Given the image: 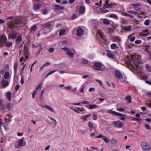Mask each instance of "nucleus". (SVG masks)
<instances>
[{
  "label": "nucleus",
  "mask_w": 151,
  "mask_h": 151,
  "mask_svg": "<svg viewBox=\"0 0 151 151\" xmlns=\"http://www.w3.org/2000/svg\"><path fill=\"white\" fill-rule=\"evenodd\" d=\"M37 27L36 25L33 26L30 29V32L32 33H34L36 30Z\"/></svg>",
  "instance_id": "23"
},
{
  "label": "nucleus",
  "mask_w": 151,
  "mask_h": 151,
  "mask_svg": "<svg viewBox=\"0 0 151 151\" xmlns=\"http://www.w3.org/2000/svg\"><path fill=\"white\" fill-rule=\"evenodd\" d=\"M124 126V124L121 121H119V122L117 126L118 128H122Z\"/></svg>",
  "instance_id": "40"
},
{
  "label": "nucleus",
  "mask_w": 151,
  "mask_h": 151,
  "mask_svg": "<svg viewBox=\"0 0 151 151\" xmlns=\"http://www.w3.org/2000/svg\"><path fill=\"white\" fill-rule=\"evenodd\" d=\"M22 40V37L21 35L19 36L17 38L16 40V44H19Z\"/></svg>",
  "instance_id": "19"
},
{
  "label": "nucleus",
  "mask_w": 151,
  "mask_h": 151,
  "mask_svg": "<svg viewBox=\"0 0 151 151\" xmlns=\"http://www.w3.org/2000/svg\"><path fill=\"white\" fill-rule=\"evenodd\" d=\"M6 108L8 111H11L13 107L11 106L10 103H8L6 106Z\"/></svg>",
  "instance_id": "26"
},
{
  "label": "nucleus",
  "mask_w": 151,
  "mask_h": 151,
  "mask_svg": "<svg viewBox=\"0 0 151 151\" xmlns=\"http://www.w3.org/2000/svg\"><path fill=\"white\" fill-rule=\"evenodd\" d=\"M88 62V61L87 60L85 59H83V60L82 61V63H84L85 64H87Z\"/></svg>",
  "instance_id": "57"
},
{
  "label": "nucleus",
  "mask_w": 151,
  "mask_h": 151,
  "mask_svg": "<svg viewBox=\"0 0 151 151\" xmlns=\"http://www.w3.org/2000/svg\"><path fill=\"white\" fill-rule=\"evenodd\" d=\"M132 5L133 6H140L141 5V4L140 3H138L136 4H133Z\"/></svg>",
  "instance_id": "52"
},
{
  "label": "nucleus",
  "mask_w": 151,
  "mask_h": 151,
  "mask_svg": "<svg viewBox=\"0 0 151 151\" xmlns=\"http://www.w3.org/2000/svg\"><path fill=\"white\" fill-rule=\"evenodd\" d=\"M48 10L46 9H43L42 11V13L43 14H46L48 13Z\"/></svg>",
  "instance_id": "45"
},
{
  "label": "nucleus",
  "mask_w": 151,
  "mask_h": 151,
  "mask_svg": "<svg viewBox=\"0 0 151 151\" xmlns=\"http://www.w3.org/2000/svg\"><path fill=\"white\" fill-rule=\"evenodd\" d=\"M88 126L90 128H92L93 127V125L92 123L91 122H88Z\"/></svg>",
  "instance_id": "64"
},
{
  "label": "nucleus",
  "mask_w": 151,
  "mask_h": 151,
  "mask_svg": "<svg viewBox=\"0 0 151 151\" xmlns=\"http://www.w3.org/2000/svg\"><path fill=\"white\" fill-rule=\"evenodd\" d=\"M146 68L148 71L151 72V66L150 65H147L146 66Z\"/></svg>",
  "instance_id": "49"
},
{
  "label": "nucleus",
  "mask_w": 151,
  "mask_h": 151,
  "mask_svg": "<svg viewBox=\"0 0 151 151\" xmlns=\"http://www.w3.org/2000/svg\"><path fill=\"white\" fill-rule=\"evenodd\" d=\"M128 12L129 13L132 14H136L137 12H135L133 10H130L128 11Z\"/></svg>",
  "instance_id": "60"
},
{
  "label": "nucleus",
  "mask_w": 151,
  "mask_h": 151,
  "mask_svg": "<svg viewBox=\"0 0 151 151\" xmlns=\"http://www.w3.org/2000/svg\"><path fill=\"white\" fill-rule=\"evenodd\" d=\"M94 66L96 68L93 67V68L95 69L100 70H103L99 68H101L102 66L101 64L100 63L98 62L95 63L94 64Z\"/></svg>",
  "instance_id": "11"
},
{
  "label": "nucleus",
  "mask_w": 151,
  "mask_h": 151,
  "mask_svg": "<svg viewBox=\"0 0 151 151\" xmlns=\"http://www.w3.org/2000/svg\"><path fill=\"white\" fill-rule=\"evenodd\" d=\"M65 31H66V30L65 29H62L60 31L59 33V36H61L65 34Z\"/></svg>",
  "instance_id": "35"
},
{
  "label": "nucleus",
  "mask_w": 151,
  "mask_h": 151,
  "mask_svg": "<svg viewBox=\"0 0 151 151\" xmlns=\"http://www.w3.org/2000/svg\"><path fill=\"white\" fill-rule=\"evenodd\" d=\"M107 55L110 58L114 59L115 58V55L113 52L111 51H108Z\"/></svg>",
  "instance_id": "15"
},
{
  "label": "nucleus",
  "mask_w": 151,
  "mask_h": 151,
  "mask_svg": "<svg viewBox=\"0 0 151 151\" xmlns=\"http://www.w3.org/2000/svg\"><path fill=\"white\" fill-rule=\"evenodd\" d=\"M77 109H78L79 111H85V112H86V110L85 109V108L84 107H77Z\"/></svg>",
  "instance_id": "36"
},
{
  "label": "nucleus",
  "mask_w": 151,
  "mask_h": 151,
  "mask_svg": "<svg viewBox=\"0 0 151 151\" xmlns=\"http://www.w3.org/2000/svg\"><path fill=\"white\" fill-rule=\"evenodd\" d=\"M40 7L41 5L40 4H36L34 5V8L35 10H38L40 8Z\"/></svg>",
  "instance_id": "32"
},
{
  "label": "nucleus",
  "mask_w": 151,
  "mask_h": 151,
  "mask_svg": "<svg viewBox=\"0 0 151 151\" xmlns=\"http://www.w3.org/2000/svg\"><path fill=\"white\" fill-rule=\"evenodd\" d=\"M24 76L23 75L22 76L21 80V83L22 85H23L24 83Z\"/></svg>",
  "instance_id": "56"
},
{
  "label": "nucleus",
  "mask_w": 151,
  "mask_h": 151,
  "mask_svg": "<svg viewBox=\"0 0 151 151\" xmlns=\"http://www.w3.org/2000/svg\"><path fill=\"white\" fill-rule=\"evenodd\" d=\"M12 45V43L11 42H8L6 43V46L7 47H10Z\"/></svg>",
  "instance_id": "50"
},
{
  "label": "nucleus",
  "mask_w": 151,
  "mask_h": 151,
  "mask_svg": "<svg viewBox=\"0 0 151 151\" xmlns=\"http://www.w3.org/2000/svg\"><path fill=\"white\" fill-rule=\"evenodd\" d=\"M118 40V43L121 41V39L118 36H116L114 37L113 38V41L114 42H116V41Z\"/></svg>",
  "instance_id": "24"
},
{
  "label": "nucleus",
  "mask_w": 151,
  "mask_h": 151,
  "mask_svg": "<svg viewBox=\"0 0 151 151\" xmlns=\"http://www.w3.org/2000/svg\"><path fill=\"white\" fill-rule=\"evenodd\" d=\"M52 21L44 23L42 26V33L46 35L50 32L52 30L54 25L52 24Z\"/></svg>",
  "instance_id": "2"
},
{
  "label": "nucleus",
  "mask_w": 151,
  "mask_h": 151,
  "mask_svg": "<svg viewBox=\"0 0 151 151\" xmlns=\"http://www.w3.org/2000/svg\"><path fill=\"white\" fill-rule=\"evenodd\" d=\"M132 120L133 121H136L138 122L142 121V119H141L137 118L134 117H133Z\"/></svg>",
  "instance_id": "34"
},
{
  "label": "nucleus",
  "mask_w": 151,
  "mask_h": 151,
  "mask_svg": "<svg viewBox=\"0 0 151 151\" xmlns=\"http://www.w3.org/2000/svg\"><path fill=\"white\" fill-rule=\"evenodd\" d=\"M120 22L122 24H125L127 23V19L124 18H121Z\"/></svg>",
  "instance_id": "25"
},
{
  "label": "nucleus",
  "mask_w": 151,
  "mask_h": 151,
  "mask_svg": "<svg viewBox=\"0 0 151 151\" xmlns=\"http://www.w3.org/2000/svg\"><path fill=\"white\" fill-rule=\"evenodd\" d=\"M96 138H101L106 143H108L109 142V139L107 137L101 134H99L98 136L96 137Z\"/></svg>",
  "instance_id": "10"
},
{
  "label": "nucleus",
  "mask_w": 151,
  "mask_h": 151,
  "mask_svg": "<svg viewBox=\"0 0 151 151\" xmlns=\"http://www.w3.org/2000/svg\"><path fill=\"white\" fill-rule=\"evenodd\" d=\"M10 83L9 80H7L6 79H3L2 80L1 84L2 88H4L7 87L9 85Z\"/></svg>",
  "instance_id": "9"
},
{
  "label": "nucleus",
  "mask_w": 151,
  "mask_h": 151,
  "mask_svg": "<svg viewBox=\"0 0 151 151\" xmlns=\"http://www.w3.org/2000/svg\"><path fill=\"white\" fill-rule=\"evenodd\" d=\"M150 23V21L148 20H147L145 21L144 22V24L146 26H148L149 25Z\"/></svg>",
  "instance_id": "61"
},
{
  "label": "nucleus",
  "mask_w": 151,
  "mask_h": 151,
  "mask_svg": "<svg viewBox=\"0 0 151 151\" xmlns=\"http://www.w3.org/2000/svg\"><path fill=\"white\" fill-rule=\"evenodd\" d=\"M110 17L114 18L116 20H118L119 18L117 15L114 14H112L109 15Z\"/></svg>",
  "instance_id": "31"
},
{
  "label": "nucleus",
  "mask_w": 151,
  "mask_h": 151,
  "mask_svg": "<svg viewBox=\"0 0 151 151\" xmlns=\"http://www.w3.org/2000/svg\"><path fill=\"white\" fill-rule=\"evenodd\" d=\"M115 74L116 77L119 79L122 78L123 76L122 73L118 70H116L115 71Z\"/></svg>",
  "instance_id": "12"
},
{
  "label": "nucleus",
  "mask_w": 151,
  "mask_h": 151,
  "mask_svg": "<svg viewBox=\"0 0 151 151\" xmlns=\"http://www.w3.org/2000/svg\"><path fill=\"white\" fill-rule=\"evenodd\" d=\"M131 27H123L124 30L125 31H130L131 30Z\"/></svg>",
  "instance_id": "42"
},
{
  "label": "nucleus",
  "mask_w": 151,
  "mask_h": 151,
  "mask_svg": "<svg viewBox=\"0 0 151 151\" xmlns=\"http://www.w3.org/2000/svg\"><path fill=\"white\" fill-rule=\"evenodd\" d=\"M119 122V121H114L112 122V124L114 127H116L117 126Z\"/></svg>",
  "instance_id": "48"
},
{
  "label": "nucleus",
  "mask_w": 151,
  "mask_h": 151,
  "mask_svg": "<svg viewBox=\"0 0 151 151\" xmlns=\"http://www.w3.org/2000/svg\"><path fill=\"white\" fill-rule=\"evenodd\" d=\"M22 23L23 21L21 18L17 17L12 20L9 21L7 23V25L9 29L14 32L15 29L22 26Z\"/></svg>",
  "instance_id": "1"
},
{
  "label": "nucleus",
  "mask_w": 151,
  "mask_h": 151,
  "mask_svg": "<svg viewBox=\"0 0 151 151\" xmlns=\"http://www.w3.org/2000/svg\"><path fill=\"white\" fill-rule=\"evenodd\" d=\"M62 49L66 52V54L70 57L73 58L76 52L74 49H70L67 47H63Z\"/></svg>",
  "instance_id": "4"
},
{
  "label": "nucleus",
  "mask_w": 151,
  "mask_h": 151,
  "mask_svg": "<svg viewBox=\"0 0 151 151\" xmlns=\"http://www.w3.org/2000/svg\"><path fill=\"white\" fill-rule=\"evenodd\" d=\"M5 107L3 104L2 100H0V111L4 110Z\"/></svg>",
  "instance_id": "29"
},
{
  "label": "nucleus",
  "mask_w": 151,
  "mask_h": 151,
  "mask_svg": "<svg viewBox=\"0 0 151 151\" xmlns=\"http://www.w3.org/2000/svg\"><path fill=\"white\" fill-rule=\"evenodd\" d=\"M131 96H127L125 98V100H127L128 101L127 102L129 103H131Z\"/></svg>",
  "instance_id": "39"
},
{
  "label": "nucleus",
  "mask_w": 151,
  "mask_h": 151,
  "mask_svg": "<svg viewBox=\"0 0 151 151\" xmlns=\"http://www.w3.org/2000/svg\"><path fill=\"white\" fill-rule=\"evenodd\" d=\"M23 55L25 57L26 60L28 59L29 55V52L28 47L26 45H25L24 46Z\"/></svg>",
  "instance_id": "6"
},
{
  "label": "nucleus",
  "mask_w": 151,
  "mask_h": 151,
  "mask_svg": "<svg viewBox=\"0 0 151 151\" xmlns=\"http://www.w3.org/2000/svg\"><path fill=\"white\" fill-rule=\"evenodd\" d=\"M111 48L112 49H114L116 48H119L117 46V45L116 43H113L111 45Z\"/></svg>",
  "instance_id": "30"
},
{
  "label": "nucleus",
  "mask_w": 151,
  "mask_h": 151,
  "mask_svg": "<svg viewBox=\"0 0 151 151\" xmlns=\"http://www.w3.org/2000/svg\"><path fill=\"white\" fill-rule=\"evenodd\" d=\"M17 37V35L15 34H12L9 35V39H15Z\"/></svg>",
  "instance_id": "38"
},
{
  "label": "nucleus",
  "mask_w": 151,
  "mask_h": 151,
  "mask_svg": "<svg viewBox=\"0 0 151 151\" xmlns=\"http://www.w3.org/2000/svg\"><path fill=\"white\" fill-rule=\"evenodd\" d=\"M84 87L83 85H82L81 86V88L80 90V92L81 93H83L84 91Z\"/></svg>",
  "instance_id": "62"
},
{
  "label": "nucleus",
  "mask_w": 151,
  "mask_h": 151,
  "mask_svg": "<svg viewBox=\"0 0 151 151\" xmlns=\"http://www.w3.org/2000/svg\"><path fill=\"white\" fill-rule=\"evenodd\" d=\"M24 138L23 137L19 140L18 144V146L22 147L26 145V142L24 141Z\"/></svg>",
  "instance_id": "13"
},
{
  "label": "nucleus",
  "mask_w": 151,
  "mask_h": 151,
  "mask_svg": "<svg viewBox=\"0 0 151 151\" xmlns=\"http://www.w3.org/2000/svg\"><path fill=\"white\" fill-rule=\"evenodd\" d=\"M91 115V114H89L86 115H82L81 116V119L83 122L86 121L87 120V118L89 117Z\"/></svg>",
  "instance_id": "16"
},
{
  "label": "nucleus",
  "mask_w": 151,
  "mask_h": 151,
  "mask_svg": "<svg viewBox=\"0 0 151 151\" xmlns=\"http://www.w3.org/2000/svg\"><path fill=\"white\" fill-rule=\"evenodd\" d=\"M99 108V106L94 104L89 105L88 109H92L96 108Z\"/></svg>",
  "instance_id": "20"
},
{
  "label": "nucleus",
  "mask_w": 151,
  "mask_h": 151,
  "mask_svg": "<svg viewBox=\"0 0 151 151\" xmlns=\"http://www.w3.org/2000/svg\"><path fill=\"white\" fill-rule=\"evenodd\" d=\"M115 115L118 116H125V115L124 114H123L121 113L117 112H116Z\"/></svg>",
  "instance_id": "47"
},
{
  "label": "nucleus",
  "mask_w": 151,
  "mask_h": 151,
  "mask_svg": "<svg viewBox=\"0 0 151 151\" xmlns=\"http://www.w3.org/2000/svg\"><path fill=\"white\" fill-rule=\"evenodd\" d=\"M45 108L48 109L49 110L51 111L52 112H55V110L52 108L51 106H50L47 105H45Z\"/></svg>",
  "instance_id": "21"
},
{
  "label": "nucleus",
  "mask_w": 151,
  "mask_h": 151,
  "mask_svg": "<svg viewBox=\"0 0 151 151\" xmlns=\"http://www.w3.org/2000/svg\"><path fill=\"white\" fill-rule=\"evenodd\" d=\"M142 42V41L140 40H136L135 42V43L136 44H139L141 43Z\"/></svg>",
  "instance_id": "59"
},
{
  "label": "nucleus",
  "mask_w": 151,
  "mask_h": 151,
  "mask_svg": "<svg viewBox=\"0 0 151 151\" xmlns=\"http://www.w3.org/2000/svg\"><path fill=\"white\" fill-rule=\"evenodd\" d=\"M99 94V95L102 97H104L106 96V95L104 93H100Z\"/></svg>",
  "instance_id": "54"
},
{
  "label": "nucleus",
  "mask_w": 151,
  "mask_h": 151,
  "mask_svg": "<svg viewBox=\"0 0 151 151\" xmlns=\"http://www.w3.org/2000/svg\"><path fill=\"white\" fill-rule=\"evenodd\" d=\"M37 93V91L36 90H35L33 91L32 94V97L34 99L35 98L36 94Z\"/></svg>",
  "instance_id": "55"
},
{
  "label": "nucleus",
  "mask_w": 151,
  "mask_h": 151,
  "mask_svg": "<svg viewBox=\"0 0 151 151\" xmlns=\"http://www.w3.org/2000/svg\"><path fill=\"white\" fill-rule=\"evenodd\" d=\"M7 41V38L5 35L1 36L0 37V47L4 46V43Z\"/></svg>",
  "instance_id": "8"
},
{
  "label": "nucleus",
  "mask_w": 151,
  "mask_h": 151,
  "mask_svg": "<svg viewBox=\"0 0 151 151\" xmlns=\"http://www.w3.org/2000/svg\"><path fill=\"white\" fill-rule=\"evenodd\" d=\"M42 85V83H40L38 86H37L36 88V90H38L39 88H42V86H41Z\"/></svg>",
  "instance_id": "63"
},
{
  "label": "nucleus",
  "mask_w": 151,
  "mask_h": 151,
  "mask_svg": "<svg viewBox=\"0 0 151 151\" xmlns=\"http://www.w3.org/2000/svg\"><path fill=\"white\" fill-rule=\"evenodd\" d=\"M117 110L118 111L121 112H124L125 111V110L122 108H117Z\"/></svg>",
  "instance_id": "58"
},
{
  "label": "nucleus",
  "mask_w": 151,
  "mask_h": 151,
  "mask_svg": "<svg viewBox=\"0 0 151 151\" xmlns=\"http://www.w3.org/2000/svg\"><path fill=\"white\" fill-rule=\"evenodd\" d=\"M131 58L129 60V63L132 66L134 65L136 67H137L140 63V58L137 56L131 55Z\"/></svg>",
  "instance_id": "3"
},
{
  "label": "nucleus",
  "mask_w": 151,
  "mask_h": 151,
  "mask_svg": "<svg viewBox=\"0 0 151 151\" xmlns=\"http://www.w3.org/2000/svg\"><path fill=\"white\" fill-rule=\"evenodd\" d=\"M92 119L93 120H96L97 119V114H93L92 116Z\"/></svg>",
  "instance_id": "51"
},
{
  "label": "nucleus",
  "mask_w": 151,
  "mask_h": 151,
  "mask_svg": "<svg viewBox=\"0 0 151 151\" xmlns=\"http://www.w3.org/2000/svg\"><path fill=\"white\" fill-rule=\"evenodd\" d=\"M97 33L102 39L103 43L106 45H108L109 43H108L107 40L105 39V37L102 32L100 30H98Z\"/></svg>",
  "instance_id": "7"
},
{
  "label": "nucleus",
  "mask_w": 151,
  "mask_h": 151,
  "mask_svg": "<svg viewBox=\"0 0 151 151\" xmlns=\"http://www.w3.org/2000/svg\"><path fill=\"white\" fill-rule=\"evenodd\" d=\"M7 97L8 100L10 101L11 100L12 93L10 92H9L6 95Z\"/></svg>",
  "instance_id": "27"
},
{
  "label": "nucleus",
  "mask_w": 151,
  "mask_h": 151,
  "mask_svg": "<svg viewBox=\"0 0 151 151\" xmlns=\"http://www.w3.org/2000/svg\"><path fill=\"white\" fill-rule=\"evenodd\" d=\"M18 67V64L17 63H15L14 64V72L16 73L17 71Z\"/></svg>",
  "instance_id": "44"
},
{
  "label": "nucleus",
  "mask_w": 151,
  "mask_h": 151,
  "mask_svg": "<svg viewBox=\"0 0 151 151\" xmlns=\"http://www.w3.org/2000/svg\"><path fill=\"white\" fill-rule=\"evenodd\" d=\"M6 138L5 137H2L1 138V143H3L4 142H6Z\"/></svg>",
  "instance_id": "53"
},
{
  "label": "nucleus",
  "mask_w": 151,
  "mask_h": 151,
  "mask_svg": "<svg viewBox=\"0 0 151 151\" xmlns=\"http://www.w3.org/2000/svg\"><path fill=\"white\" fill-rule=\"evenodd\" d=\"M48 118H50L51 120L52 121L53 123L55 125H56L57 123V122L56 120L54 119L53 118L51 117H50V116H48Z\"/></svg>",
  "instance_id": "41"
},
{
  "label": "nucleus",
  "mask_w": 151,
  "mask_h": 151,
  "mask_svg": "<svg viewBox=\"0 0 151 151\" xmlns=\"http://www.w3.org/2000/svg\"><path fill=\"white\" fill-rule=\"evenodd\" d=\"M79 132L81 135H83L85 134V131L84 130L80 129L79 130Z\"/></svg>",
  "instance_id": "46"
},
{
  "label": "nucleus",
  "mask_w": 151,
  "mask_h": 151,
  "mask_svg": "<svg viewBox=\"0 0 151 151\" xmlns=\"http://www.w3.org/2000/svg\"><path fill=\"white\" fill-rule=\"evenodd\" d=\"M85 11V8L84 6H82L79 9V12L80 14L84 13Z\"/></svg>",
  "instance_id": "22"
},
{
  "label": "nucleus",
  "mask_w": 151,
  "mask_h": 151,
  "mask_svg": "<svg viewBox=\"0 0 151 151\" xmlns=\"http://www.w3.org/2000/svg\"><path fill=\"white\" fill-rule=\"evenodd\" d=\"M103 23L106 24H109L110 23L109 21L107 19H104L103 20Z\"/></svg>",
  "instance_id": "33"
},
{
  "label": "nucleus",
  "mask_w": 151,
  "mask_h": 151,
  "mask_svg": "<svg viewBox=\"0 0 151 151\" xmlns=\"http://www.w3.org/2000/svg\"><path fill=\"white\" fill-rule=\"evenodd\" d=\"M83 33V30L80 28L76 30V35L78 37L81 36Z\"/></svg>",
  "instance_id": "14"
},
{
  "label": "nucleus",
  "mask_w": 151,
  "mask_h": 151,
  "mask_svg": "<svg viewBox=\"0 0 151 151\" xmlns=\"http://www.w3.org/2000/svg\"><path fill=\"white\" fill-rule=\"evenodd\" d=\"M11 75H10L9 73V71H6L4 75V79H11Z\"/></svg>",
  "instance_id": "17"
},
{
  "label": "nucleus",
  "mask_w": 151,
  "mask_h": 151,
  "mask_svg": "<svg viewBox=\"0 0 151 151\" xmlns=\"http://www.w3.org/2000/svg\"><path fill=\"white\" fill-rule=\"evenodd\" d=\"M111 142L112 144L115 145L117 142V140L114 138H112L111 139Z\"/></svg>",
  "instance_id": "37"
},
{
  "label": "nucleus",
  "mask_w": 151,
  "mask_h": 151,
  "mask_svg": "<svg viewBox=\"0 0 151 151\" xmlns=\"http://www.w3.org/2000/svg\"><path fill=\"white\" fill-rule=\"evenodd\" d=\"M115 4L110 3V4H105L104 7L105 8H112L113 5H115Z\"/></svg>",
  "instance_id": "28"
},
{
  "label": "nucleus",
  "mask_w": 151,
  "mask_h": 151,
  "mask_svg": "<svg viewBox=\"0 0 151 151\" xmlns=\"http://www.w3.org/2000/svg\"><path fill=\"white\" fill-rule=\"evenodd\" d=\"M106 111L108 113L114 114L115 115L116 111H114L111 110H108Z\"/></svg>",
  "instance_id": "43"
},
{
  "label": "nucleus",
  "mask_w": 151,
  "mask_h": 151,
  "mask_svg": "<svg viewBox=\"0 0 151 151\" xmlns=\"http://www.w3.org/2000/svg\"><path fill=\"white\" fill-rule=\"evenodd\" d=\"M141 147L142 150L144 151L150 150L151 148L149 144L145 142H142L141 143Z\"/></svg>",
  "instance_id": "5"
},
{
  "label": "nucleus",
  "mask_w": 151,
  "mask_h": 151,
  "mask_svg": "<svg viewBox=\"0 0 151 151\" xmlns=\"http://www.w3.org/2000/svg\"><path fill=\"white\" fill-rule=\"evenodd\" d=\"M54 9L56 10H60L65 9L64 8L61 6H60L58 5H56L54 6Z\"/></svg>",
  "instance_id": "18"
}]
</instances>
